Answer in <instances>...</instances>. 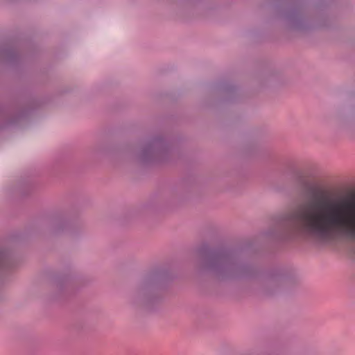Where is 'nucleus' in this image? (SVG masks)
I'll return each instance as SVG.
<instances>
[{
	"label": "nucleus",
	"mask_w": 355,
	"mask_h": 355,
	"mask_svg": "<svg viewBox=\"0 0 355 355\" xmlns=\"http://www.w3.org/2000/svg\"><path fill=\"white\" fill-rule=\"evenodd\" d=\"M288 220L293 228L329 241L336 234L355 240V191L344 195H322L306 207L291 213Z\"/></svg>",
	"instance_id": "f257e3e1"
}]
</instances>
